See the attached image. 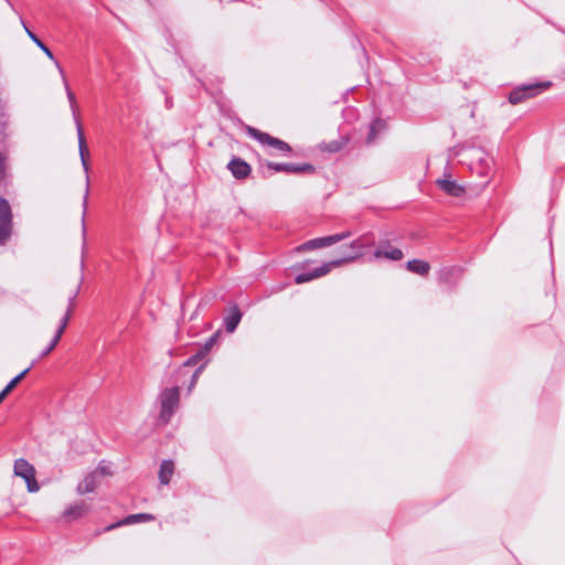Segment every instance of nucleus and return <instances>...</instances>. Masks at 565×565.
Returning a JSON list of instances; mask_svg holds the SVG:
<instances>
[{
	"instance_id": "1",
	"label": "nucleus",
	"mask_w": 565,
	"mask_h": 565,
	"mask_svg": "<svg viewBox=\"0 0 565 565\" xmlns=\"http://www.w3.org/2000/svg\"><path fill=\"white\" fill-rule=\"evenodd\" d=\"M55 65H56V67L58 70V73L61 74V77H62V81H63V84H64V87H65L66 96H67V99L70 102V107H71V110H72L73 119L75 121L76 130H77L79 157H81L82 166H83L84 171L86 173V190H85V194H84V199H83V216H82V233H83V238L85 239V237H86L85 214H86L87 204H88V191H89V188H88L89 186L88 163H87V160H86V156L88 154V149H87V146H86L85 136H84V132H83V128H82V124H81V120H79V116H78V113H77V105H76L75 95H74V93L71 90V88L68 86V83H67V79H66V76H65V73H64L62 66L58 64V62H55ZM84 246H85V243L83 244V247Z\"/></svg>"
},
{
	"instance_id": "2",
	"label": "nucleus",
	"mask_w": 565,
	"mask_h": 565,
	"mask_svg": "<svg viewBox=\"0 0 565 565\" xmlns=\"http://www.w3.org/2000/svg\"><path fill=\"white\" fill-rule=\"evenodd\" d=\"M160 419L167 424L172 418L180 402V390L178 386L164 388L159 396Z\"/></svg>"
},
{
	"instance_id": "3",
	"label": "nucleus",
	"mask_w": 565,
	"mask_h": 565,
	"mask_svg": "<svg viewBox=\"0 0 565 565\" xmlns=\"http://www.w3.org/2000/svg\"><path fill=\"white\" fill-rule=\"evenodd\" d=\"M551 86L550 82H536L531 84H524L513 88L509 95V102L512 105L520 104L527 98H532L543 93Z\"/></svg>"
},
{
	"instance_id": "4",
	"label": "nucleus",
	"mask_w": 565,
	"mask_h": 565,
	"mask_svg": "<svg viewBox=\"0 0 565 565\" xmlns=\"http://www.w3.org/2000/svg\"><path fill=\"white\" fill-rule=\"evenodd\" d=\"M13 234V213L8 200L0 198V246H4Z\"/></svg>"
},
{
	"instance_id": "5",
	"label": "nucleus",
	"mask_w": 565,
	"mask_h": 565,
	"mask_svg": "<svg viewBox=\"0 0 565 565\" xmlns=\"http://www.w3.org/2000/svg\"><path fill=\"white\" fill-rule=\"evenodd\" d=\"M13 471L17 477L22 478L29 492H38L40 486L35 479V468L25 459L20 458L14 461Z\"/></svg>"
},
{
	"instance_id": "6",
	"label": "nucleus",
	"mask_w": 565,
	"mask_h": 565,
	"mask_svg": "<svg viewBox=\"0 0 565 565\" xmlns=\"http://www.w3.org/2000/svg\"><path fill=\"white\" fill-rule=\"evenodd\" d=\"M353 258H354L353 256H345L340 259H334L329 263H324L320 267H317L309 273H303V274L297 275L295 278V282L300 285V284L311 281L312 279L322 277V276L327 275L332 268L339 267L345 263H351V260Z\"/></svg>"
},
{
	"instance_id": "7",
	"label": "nucleus",
	"mask_w": 565,
	"mask_h": 565,
	"mask_svg": "<svg viewBox=\"0 0 565 565\" xmlns=\"http://www.w3.org/2000/svg\"><path fill=\"white\" fill-rule=\"evenodd\" d=\"M352 235L350 231H344L334 235L324 237H318L310 239L298 247V250H310L317 248H323L337 244L343 239L349 238Z\"/></svg>"
},
{
	"instance_id": "8",
	"label": "nucleus",
	"mask_w": 565,
	"mask_h": 565,
	"mask_svg": "<svg viewBox=\"0 0 565 565\" xmlns=\"http://www.w3.org/2000/svg\"><path fill=\"white\" fill-rule=\"evenodd\" d=\"M247 134L252 138L258 140L263 145H268L275 149H277L280 152H289L291 151L290 146L285 142L284 140H280L278 138L271 137L270 135L263 132L254 127H247Z\"/></svg>"
},
{
	"instance_id": "9",
	"label": "nucleus",
	"mask_w": 565,
	"mask_h": 565,
	"mask_svg": "<svg viewBox=\"0 0 565 565\" xmlns=\"http://www.w3.org/2000/svg\"><path fill=\"white\" fill-rule=\"evenodd\" d=\"M267 167L276 172L287 173H313L315 167L310 163H274L269 162Z\"/></svg>"
},
{
	"instance_id": "10",
	"label": "nucleus",
	"mask_w": 565,
	"mask_h": 565,
	"mask_svg": "<svg viewBox=\"0 0 565 565\" xmlns=\"http://www.w3.org/2000/svg\"><path fill=\"white\" fill-rule=\"evenodd\" d=\"M403 252L390 244L388 241L380 242L377 248L373 253L375 259L385 258L388 260H401L403 258Z\"/></svg>"
},
{
	"instance_id": "11",
	"label": "nucleus",
	"mask_w": 565,
	"mask_h": 565,
	"mask_svg": "<svg viewBox=\"0 0 565 565\" xmlns=\"http://www.w3.org/2000/svg\"><path fill=\"white\" fill-rule=\"evenodd\" d=\"M437 185L443 192L450 196L460 198L466 193L465 186L451 180L450 177L438 179Z\"/></svg>"
},
{
	"instance_id": "12",
	"label": "nucleus",
	"mask_w": 565,
	"mask_h": 565,
	"mask_svg": "<svg viewBox=\"0 0 565 565\" xmlns=\"http://www.w3.org/2000/svg\"><path fill=\"white\" fill-rule=\"evenodd\" d=\"M375 244L374 236L371 233L364 234L360 236L359 238L354 239L350 244V248L354 252L351 256L354 258L351 260H355L360 256L363 255V250L373 246Z\"/></svg>"
},
{
	"instance_id": "13",
	"label": "nucleus",
	"mask_w": 565,
	"mask_h": 565,
	"mask_svg": "<svg viewBox=\"0 0 565 565\" xmlns=\"http://www.w3.org/2000/svg\"><path fill=\"white\" fill-rule=\"evenodd\" d=\"M227 169L234 178L239 180L247 178L252 171L250 166L241 158H233L227 163Z\"/></svg>"
},
{
	"instance_id": "14",
	"label": "nucleus",
	"mask_w": 565,
	"mask_h": 565,
	"mask_svg": "<svg viewBox=\"0 0 565 565\" xmlns=\"http://www.w3.org/2000/svg\"><path fill=\"white\" fill-rule=\"evenodd\" d=\"M90 508L84 501L67 507L63 516L67 520H77L89 512Z\"/></svg>"
},
{
	"instance_id": "15",
	"label": "nucleus",
	"mask_w": 565,
	"mask_h": 565,
	"mask_svg": "<svg viewBox=\"0 0 565 565\" xmlns=\"http://www.w3.org/2000/svg\"><path fill=\"white\" fill-rule=\"evenodd\" d=\"M153 519H154L153 515L148 514V513L131 514L115 524L108 525L106 527V531L114 530L115 527L121 526V525H129V524H134L137 522L152 521Z\"/></svg>"
},
{
	"instance_id": "16",
	"label": "nucleus",
	"mask_w": 565,
	"mask_h": 565,
	"mask_svg": "<svg viewBox=\"0 0 565 565\" xmlns=\"http://www.w3.org/2000/svg\"><path fill=\"white\" fill-rule=\"evenodd\" d=\"M242 312L236 305L231 307L228 316L224 318V326L227 332L233 333L242 320Z\"/></svg>"
},
{
	"instance_id": "17",
	"label": "nucleus",
	"mask_w": 565,
	"mask_h": 565,
	"mask_svg": "<svg viewBox=\"0 0 565 565\" xmlns=\"http://www.w3.org/2000/svg\"><path fill=\"white\" fill-rule=\"evenodd\" d=\"M99 478L97 477V472H90L88 473L83 481H81L77 486V492L79 494H86L89 492H93L97 484H98Z\"/></svg>"
},
{
	"instance_id": "18",
	"label": "nucleus",
	"mask_w": 565,
	"mask_h": 565,
	"mask_svg": "<svg viewBox=\"0 0 565 565\" xmlns=\"http://www.w3.org/2000/svg\"><path fill=\"white\" fill-rule=\"evenodd\" d=\"M77 292H78V289L74 292V295H72L70 298H68V306H67V309L64 313V316L62 317L61 321H60V326L55 332L56 335H60L62 338V334L63 332L65 331L67 324H68V321H70V318L73 313V309L75 307V299L77 297Z\"/></svg>"
},
{
	"instance_id": "19",
	"label": "nucleus",
	"mask_w": 565,
	"mask_h": 565,
	"mask_svg": "<svg viewBox=\"0 0 565 565\" xmlns=\"http://www.w3.org/2000/svg\"><path fill=\"white\" fill-rule=\"evenodd\" d=\"M406 268L412 273L426 276L429 273L430 265L422 259H412L407 262Z\"/></svg>"
},
{
	"instance_id": "20",
	"label": "nucleus",
	"mask_w": 565,
	"mask_h": 565,
	"mask_svg": "<svg viewBox=\"0 0 565 565\" xmlns=\"http://www.w3.org/2000/svg\"><path fill=\"white\" fill-rule=\"evenodd\" d=\"M174 472V463L172 460H163L159 470V480L162 484H168Z\"/></svg>"
},
{
	"instance_id": "21",
	"label": "nucleus",
	"mask_w": 565,
	"mask_h": 565,
	"mask_svg": "<svg viewBox=\"0 0 565 565\" xmlns=\"http://www.w3.org/2000/svg\"><path fill=\"white\" fill-rule=\"evenodd\" d=\"M386 127V124L384 120L382 119H375L373 120V122L371 124L370 126V131H369V135L366 137V142L369 145L375 142L376 138H377V135L383 131Z\"/></svg>"
},
{
	"instance_id": "22",
	"label": "nucleus",
	"mask_w": 565,
	"mask_h": 565,
	"mask_svg": "<svg viewBox=\"0 0 565 565\" xmlns=\"http://www.w3.org/2000/svg\"><path fill=\"white\" fill-rule=\"evenodd\" d=\"M31 366L30 367H26L25 370H23L20 374H18L15 377H13L8 384L7 386L0 392V395L6 398V396L18 385V383H20L24 376L28 374V372L30 371Z\"/></svg>"
},
{
	"instance_id": "23",
	"label": "nucleus",
	"mask_w": 565,
	"mask_h": 565,
	"mask_svg": "<svg viewBox=\"0 0 565 565\" xmlns=\"http://www.w3.org/2000/svg\"><path fill=\"white\" fill-rule=\"evenodd\" d=\"M30 39L49 56L51 60L54 58L52 51L33 33L24 25Z\"/></svg>"
},
{
	"instance_id": "24",
	"label": "nucleus",
	"mask_w": 565,
	"mask_h": 565,
	"mask_svg": "<svg viewBox=\"0 0 565 565\" xmlns=\"http://www.w3.org/2000/svg\"><path fill=\"white\" fill-rule=\"evenodd\" d=\"M472 159L476 160V162H471L470 164L475 166H490V159L483 156V152L481 150H472L471 152Z\"/></svg>"
},
{
	"instance_id": "25",
	"label": "nucleus",
	"mask_w": 565,
	"mask_h": 565,
	"mask_svg": "<svg viewBox=\"0 0 565 565\" xmlns=\"http://www.w3.org/2000/svg\"><path fill=\"white\" fill-rule=\"evenodd\" d=\"M61 340V337L60 335H56L54 334L53 339L51 340V342L47 344V347L41 352L40 354V358H44L46 355H49L54 349L55 347L57 345V343L60 342Z\"/></svg>"
},
{
	"instance_id": "26",
	"label": "nucleus",
	"mask_w": 565,
	"mask_h": 565,
	"mask_svg": "<svg viewBox=\"0 0 565 565\" xmlns=\"http://www.w3.org/2000/svg\"><path fill=\"white\" fill-rule=\"evenodd\" d=\"M469 168L471 171L476 172L480 177H488V174L491 171V166L479 167V166H475V164H469Z\"/></svg>"
},
{
	"instance_id": "27",
	"label": "nucleus",
	"mask_w": 565,
	"mask_h": 565,
	"mask_svg": "<svg viewBox=\"0 0 565 565\" xmlns=\"http://www.w3.org/2000/svg\"><path fill=\"white\" fill-rule=\"evenodd\" d=\"M93 472H97L98 478L102 476L111 475L110 467L108 465H106L104 461H102Z\"/></svg>"
},
{
	"instance_id": "28",
	"label": "nucleus",
	"mask_w": 565,
	"mask_h": 565,
	"mask_svg": "<svg viewBox=\"0 0 565 565\" xmlns=\"http://www.w3.org/2000/svg\"><path fill=\"white\" fill-rule=\"evenodd\" d=\"M7 170V157L0 152V181H2L6 177Z\"/></svg>"
},
{
	"instance_id": "29",
	"label": "nucleus",
	"mask_w": 565,
	"mask_h": 565,
	"mask_svg": "<svg viewBox=\"0 0 565 565\" xmlns=\"http://www.w3.org/2000/svg\"><path fill=\"white\" fill-rule=\"evenodd\" d=\"M202 358H203V352H199L198 354L192 355L191 358H189V359L185 361L184 365H186V366H193V365H195V364H196V362H198L199 360H201Z\"/></svg>"
},
{
	"instance_id": "30",
	"label": "nucleus",
	"mask_w": 565,
	"mask_h": 565,
	"mask_svg": "<svg viewBox=\"0 0 565 565\" xmlns=\"http://www.w3.org/2000/svg\"><path fill=\"white\" fill-rule=\"evenodd\" d=\"M456 269L455 268H445L440 271V280L446 281L447 276L451 275Z\"/></svg>"
},
{
	"instance_id": "31",
	"label": "nucleus",
	"mask_w": 565,
	"mask_h": 565,
	"mask_svg": "<svg viewBox=\"0 0 565 565\" xmlns=\"http://www.w3.org/2000/svg\"><path fill=\"white\" fill-rule=\"evenodd\" d=\"M200 371H201V367H200V369H198V370L194 372V374L192 375V380H191L190 388H191L192 386H194V385H195V383H196V379H198V375H199Z\"/></svg>"
},
{
	"instance_id": "32",
	"label": "nucleus",
	"mask_w": 565,
	"mask_h": 565,
	"mask_svg": "<svg viewBox=\"0 0 565 565\" xmlns=\"http://www.w3.org/2000/svg\"><path fill=\"white\" fill-rule=\"evenodd\" d=\"M200 371H201V367H200V369H198V370L194 372V374L192 375V380H191L190 388H191L192 386H194V385H195V383H196V379H198V375H199Z\"/></svg>"
},
{
	"instance_id": "33",
	"label": "nucleus",
	"mask_w": 565,
	"mask_h": 565,
	"mask_svg": "<svg viewBox=\"0 0 565 565\" xmlns=\"http://www.w3.org/2000/svg\"><path fill=\"white\" fill-rule=\"evenodd\" d=\"M213 343H214V338H211V339L206 342V344H205V347H204V350H202L201 352H203V354H204L206 351H209V350H210V348L213 345Z\"/></svg>"
},
{
	"instance_id": "34",
	"label": "nucleus",
	"mask_w": 565,
	"mask_h": 565,
	"mask_svg": "<svg viewBox=\"0 0 565 565\" xmlns=\"http://www.w3.org/2000/svg\"><path fill=\"white\" fill-rule=\"evenodd\" d=\"M329 150L330 151H337V150H339V147H330Z\"/></svg>"
},
{
	"instance_id": "35",
	"label": "nucleus",
	"mask_w": 565,
	"mask_h": 565,
	"mask_svg": "<svg viewBox=\"0 0 565 565\" xmlns=\"http://www.w3.org/2000/svg\"><path fill=\"white\" fill-rule=\"evenodd\" d=\"M4 398L0 395V403L3 401Z\"/></svg>"
}]
</instances>
